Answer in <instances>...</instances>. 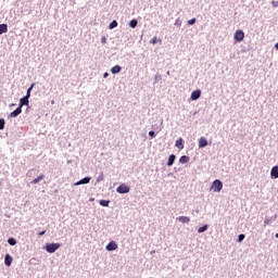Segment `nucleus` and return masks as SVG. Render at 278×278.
I'll return each instance as SVG.
<instances>
[{"label":"nucleus","instance_id":"nucleus-25","mask_svg":"<svg viewBox=\"0 0 278 278\" xmlns=\"http://www.w3.org/2000/svg\"><path fill=\"white\" fill-rule=\"evenodd\" d=\"M34 88V85L30 86V88H28L27 90V94L25 97H27V99H29V97H31V89Z\"/></svg>","mask_w":278,"mask_h":278},{"label":"nucleus","instance_id":"nucleus-33","mask_svg":"<svg viewBox=\"0 0 278 278\" xmlns=\"http://www.w3.org/2000/svg\"><path fill=\"white\" fill-rule=\"evenodd\" d=\"M109 76H110V74H108V73H104V75H103L104 79L108 78Z\"/></svg>","mask_w":278,"mask_h":278},{"label":"nucleus","instance_id":"nucleus-26","mask_svg":"<svg viewBox=\"0 0 278 278\" xmlns=\"http://www.w3.org/2000/svg\"><path fill=\"white\" fill-rule=\"evenodd\" d=\"M194 23H197V18H191L188 21V25H194Z\"/></svg>","mask_w":278,"mask_h":278},{"label":"nucleus","instance_id":"nucleus-34","mask_svg":"<svg viewBox=\"0 0 278 278\" xmlns=\"http://www.w3.org/2000/svg\"><path fill=\"white\" fill-rule=\"evenodd\" d=\"M276 49H278V42L275 45Z\"/></svg>","mask_w":278,"mask_h":278},{"label":"nucleus","instance_id":"nucleus-35","mask_svg":"<svg viewBox=\"0 0 278 278\" xmlns=\"http://www.w3.org/2000/svg\"><path fill=\"white\" fill-rule=\"evenodd\" d=\"M276 238H278V232L276 233Z\"/></svg>","mask_w":278,"mask_h":278},{"label":"nucleus","instance_id":"nucleus-30","mask_svg":"<svg viewBox=\"0 0 278 278\" xmlns=\"http://www.w3.org/2000/svg\"><path fill=\"white\" fill-rule=\"evenodd\" d=\"M242 240H244V235H239L238 242H242Z\"/></svg>","mask_w":278,"mask_h":278},{"label":"nucleus","instance_id":"nucleus-21","mask_svg":"<svg viewBox=\"0 0 278 278\" xmlns=\"http://www.w3.org/2000/svg\"><path fill=\"white\" fill-rule=\"evenodd\" d=\"M204 231H207V225H204L198 229V233H203Z\"/></svg>","mask_w":278,"mask_h":278},{"label":"nucleus","instance_id":"nucleus-19","mask_svg":"<svg viewBox=\"0 0 278 278\" xmlns=\"http://www.w3.org/2000/svg\"><path fill=\"white\" fill-rule=\"evenodd\" d=\"M137 26H138V20H131L129 22V27H131L132 29H135V27H137Z\"/></svg>","mask_w":278,"mask_h":278},{"label":"nucleus","instance_id":"nucleus-20","mask_svg":"<svg viewBox=\"0 0 278 278\" xmlns=\"http://www.w3.org/2000/svg\"><path fill=\"white\" fill-rule=\"evenodd\" d=\"M100 205H102V207H108V205H110V201H108V200H100Z\"/></svg>","mask_w":278,"mask_h":278},{"label":"nucleus","instance_id":"nucleus-16","mask_svg":"<svg viewBox=\"0 0 278 278\" xmlns=\"http://www.w3.org/2000/svg\"><path fill=\"white\" fill-rule=\"evenodd\" d=\"M180 164H188V162H190V156L187 155H182L179 159Z\"/></svg>","mask_w":278,"mask_h":278},{"label":"nucleus","instance_id":"nucleus-8","mask_svg":"<svg viewBox=\"0 0 278 278\" xmlns=\"http://www.w3.org/2000/svg\"><path fill=\"white\" fill-rule=\"evenodd\" d=\"M204 147H207V139H205V137H201L199 139V148L204 149Z\"/></svg>","mask_w":278,"mask_h":278},{"label":"nucleus","instance_id":"nucleus-4","mask_svg":"<svg viewBox=\"0 0 278 278\" xmlns=\"http://www.w3.org/2000/svg\"><path fill=\"white\" fill-rule=\"evenodd\" d=\"M233 38L237 42H242L244 40V31L240 29L236 30Z\"/></svg>","mask_w":278,"mask_h":278},{"label":"nucleus","instance_id":"nucleus-29","mask_svg":"<svg viewBox=\"0 0 278 278\" xmlns=\"http://www.w3.org/2000/svg\"><path fill=\"white\" fill-rule=\"evenodd\" d=\"M149 137L150 138H155V131H153V130L149 131Z\"/></svg>","mask_w":278,"mask_h":278},{"label":"nucleus","instance_id":"nucleus-13","mask_svg":"<svg viewBox=\"0 0 278 278\" xmlns=\"http://www.w3.org/2000/svg\"><path fill=\"white\" fill-rule=\"evenodd\" d=\"M121 71H122V67H121L119 65H115V66H113V67L111 68V73H112L113 75H117V73H121Z\"/></svg>","mask_w":278,"mask_h":278},{"label":"nucleus","instance_id":"nucleus-17","mask_svg":"<svg viewBox=\"0 0 278 278\" xmlns=\"http://www.w3.org/2000/svg\"><path fill=\"white\" fill-rule=\"evenodd\" d=\"M1 34H8V24H0V36Z\"/></svg>","mask_w":278,"mask_h":278},{"label":"nucleus","instance_id":"nucleus-6","mask_svg":"<svg viewBox=\"0 0 278 278\" xmlns=\"http://www.w3.org/2000/svg\"><path fill=\"white\" fill-rule=\"evenodd\" d=\"M201 98V90L197 89L194 91L191 92V100L192 101H197V99Z\"/></svg>","mask_w":278,"mask_h":278},{"label":"nucleus","instance_id":"nucleus-12","mask_svg":"<svg viewBox=\"0 0 278 278\" xmlns=\"http://www.w3.org/2000/svg\"><path fill=\"white\" fill-rule=\"evenodd\" d=\"M175 147L177 149L182 150L184 149V138H179L178 140H176Z\"/></svg>","mask_w":278,"mask_h":278},{"label":"nucleus","instance_id":"nucleus-14","mask_svg":"<svg viewBox=\"0 0 278 278\" xmlns=\"http://www.w3.org/2000/svg\"><path fill=\"white\" fill-rule=\"evenodd\" d=\"M177 220H179V223H182L184 225H186V223H190V217L180 216V217L177 218Z\"/></svg>","mask_w":278,"mask_h":278},{"label":"nucleus","instance_id":"nucleus-3","mask_svg":"<svg viewBox=\"0 0 278 278\" xmlns=\"http://www.w3.org/2000/svg\"><path fill=\"white\" fill-rule=\"evenodd\" d=\"M60 247V243H47L46 251L47 253H55Z\"/></svg>","mask_w":278,"mask_h":278},{"label":"nucleus","instance_id":"nucleus-9","mask_svg":"<svg viewBox=\"0 0 278 278\" xmlns=\"http://www.w3.org/2000/svg\"><path fill=\"white\" fill-rule=\"evenodd\" d=\"M271 179H278V166H274L270 170Z\"/></svg>","mask_w":278,"mask_h":278},{"label":"nucleus","instance_id":"nucleus-2","mask_svg":"<svg viewBox=\"0 0 278 278\" xmlns=\"http://www.w3.org/2000/svg\"><path fill=\"white\" fill-rule=\"evenodd\" d=\"M211 190L213 192H220V190H223V181H220L219 179L214 180L211 186Z\"/></svg>","mask_w":278,"mask_h":278},{"label":"nucleus","instance_id":"nucleus-10","mask_svg":"<svg viewBox=\"0 0 278 278\" xmlns=\"http://www.w3.org/2000/svg\"><path fill=\"white\" fill-rule=\"evenodd\" d=\"M84 184H90V178H88V177L83 178L79 181L75 182L74 186H81Z\"/></svg>","mask_w":278,"mask_h":278},{"label":"nucleus","instance_id":"nucleus-23","mask_svg":"<svg viewBox=\"0 0 278 278\" xmlns=\"http://www.w3.org/2000/svg\"><path fill=\"white\" fill-rule=\"evenodd\" d=\"M109 27L110 29H114V27H118V22L116 21L111 22Z\"/></svg>","mask_w":278,"mask_h":278},{"label":"nucleus","instance_id":"nucleus-1","mask_svg":"<svg viewBox=\"0 0 278 278\" xmlns=\"http://www.w3.org/2000/svg\"><path fill=\"white\" fill-rule=\"evenodd\" d=\"M23 105H29V98L26 96L20 99V105L15 111L10 113V118H16L23 112Z\"/></svg>","mask_w":278,"mask_h":278},{"label":"nucleus","instance_id":"nucleus-24","mask_svg":"<svg viewBox=\"0 0 278 278\" xmlns=\"http://www.w3.org/2000/svg\"><path fill=\"white\" fill-rule=\"evenodd\" d=\"M0 129H5V119L0 118Z\"/></svg>","mask_w":278,"mask_h":278},{"label":"nucleus","instance_id":"nucleus-22","mask_svg":"<svg viewBox=\"0 0 278 278\" xmlns=\"http://www.w3.org/2000/svg\"><path fill=\"white\" fill-rule=\"evenodd\" d=\"M8 243L11 245V247H14L16 244V239L14 238H9L8 239Z\"/></svg>","mask_w":278,"mask_h":278},{"label":"nucleus","instance_id":"nucleus-27","mask_svg":"<svg viewBox=\"0 0 278 278\" xmlns=\"http://www.w3.org/2000/svg\"><path fill=\"white\" fill-rule=\"evenodd\" d=\"M151 45H157V37H153L151 40H150Z\"/></svg>","mask_w":278,"mask_h":278},{"label":"nucleus","instance_id":"nucleus-7","mask_svg":"<svg viewBox=\"0 0 278 278\" xmlns=\"http://www.w3.org/2000/svg\"><path fill=\"white\" fill-rule=\"evenodd\" d=\"M105 249L106 251H116V249H118V244H116L114 241H111Z\"/></svg>","mask_w":278,"mask_h":278},{"label":"nucleus","instance_id":"nucleus-28","mask_svg":"<svg viewBox=\"0 0 278 278\" xmlns=\"http://www.w3.org/2000/svg\"><path fill=\"white\" fill-rule=\"evenodd\" d=\"M267 225H270V218H266L264 220V227H266Z\"/></svg>","mask_w":278,"mask_h":278},{"label":"nucleus","instance_id":"nucleus-18","mask_svg":"<svg viewBox=\"0 0 278 278\" xmlns=\"http://www.w3.org/2000/svg\"><path fill=\"white\" fill-rule=\"evenodd\" d=\"M42 179H45L43 174H41L40 176H38L37 178H35L31 184L36 185V184H40V181H42Z\"/></svg>","mask_w":278,"mask_h":278},{"label":"nucleus","instance_id":"nucleus-31","mask_svg":"<svg viewBox=\"0 0 278 278\" xmlns=\"http://www.w3.org/2000/svg\"><path fill=\"white\" fill-rule=\"evenodd\" d=\"M101 42H102L103 45H105V43L108 42V39H106L105 37H102V38H101Z\"/></svg>","mask_w":278,"mask_h":278},{"label":"nucleus","instance_id":"nucleus-11","mask_svg":"<svg viewBox=\"0 0 278 278\" xmlns=\"http://www.w3.org/2000/svg\"><path fill=\"white\" fill-rule=\"evenodd\" d=\"M12 262H13V258L11 257V255L7 254L5 257H4L5 266H12Z\"/></svg>","mask_w":278,"mask_h":278},{"label":"nucleus","instance_id":"nucleus-15","mask_svg":"<svg viewBox=\"0 0 278 278\" xmlns=\"http://www.w3.org/2000/svg\"><path fill=\"white\" fill-rule=\"evenodd\" d=\"M176 156L175 154H172L168 156L167 166H173L175 164Z\"/></svg>","mask_w":278,"mask_h":278},{"label":"nucleus","instance_id":"nucleus-5","mask_svg":"<svg viewBox=\"0 0 278 278\" xmlns=\"http://www.w3.org/2000/svg\"><path fill=\"white\" fill-rule=\"evenodd\" d=\"M116 192H118V194H127L129 192V186L123 184L117 187Z\"/></svg>","mask_w":278,"mask_h":278},{"label":"nucleus","instance_id":"nucleus-32","mask_svg":"<svg viewBox=\"0 0 278 278\" xmlns=\"http://www.w3.org/2000/svg\"><path fill=\"white\" fill-rule=\"evenodd\" d=\"M45 233H47V230L39 232V236H45Z\"/></svg>","mask_w":278,"mask_h":278}]
</instances>
